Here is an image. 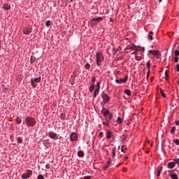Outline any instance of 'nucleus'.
<instances>
[{
	"label": "nucleus",
	"mask_w": 179,
	"mask_h": 179,
	"mask_svg": "<svg viewBox=\"0 0 179 179\" xmlns=\"http://www.w3.org/2000/svg\"><path fill=\"white\" fill-rule=\"evenodd\" d=\"M24 122H25L27 127H33L36 125L37 122H36V119H34L32 117H27L24 120Z\"/></svg>",
	"instance_id": "1"
},
{
	"label": "nucleus",
	"mask_w": 179,
	"mask_h": 179,
	"mask_svg": "<svg viewBox=\"0 0 179 179\" xmlns=\"http://www.w3.org/2000/svg\"><path fill=\"white\" fill-rule=\"evenodd\" d=\"M96 61L97 66H101V62L104 61V55L101 52H96Z\"/></svg>",
	"instance_id": "2"
},
{
	"label": "nucleus",
	"mask_w": 179,
	"mask_h": 179,
	"mask_svg": "<svg viewBox=\"0 0 179 179\" xmlns=\"http://www.w3.org/2000/svg\"><path fill=\"white\" fill-rule=\"evenodd\" d=\"M104 17H98L96 18H92L91 20L92 24H94V26H96L97 23H100L102 20H103Z\"/></svg>",
	"instance_id": "3"
},
{
	"label": "nucleus",
	"mask_w": 179,
	"mask_h": 179,
	"mask_svg": "<svg viewBox=\"0 0 179 179\" xmlns=\"http://www.w3.org/2000/svg\"><path fill=\"white\" fill-rule=\"evenodd\" d=\"M40 82H41V77L36 78L34 79L32 78L31 79V86H32V87H36V83H40Z\"/></svg>",
	"instance_id": "4"
},
{
	"label": "nucleus",
	"mask_w": 179,
	"mask_h": 179,
	"mask_svg": "<svg viewBox=\"0 0 179 179\" xmlns=\"http://www.w3.org/2000/svg\"><path fill=\"white\" fill-rule=\"evenodd\" d=\"M32 175H33V171L31 170H27V172L22 175V178L23 179L30 178V177H31Z\"/></svg>",
	"instance_id": "5"
},
{
	"label": "nucleus",
	"mask_w": 179,
	"mask_h": 179,
	"mask_svg": "<svg viewBox=\"0 0 179 179\" xmlns=\"http://www.w3.org/2000/svg\"><path fill=\"white\" fill-rule=\"evenodd\" d=\"M48 136L50 139H54V141H57L58 139V134L52 131L48 132Z\"/></svg>",
	"instance_id": "6"
},
{
	"label": "nucleus",
	"mask_w": 179,
	"mask_h": 179,
	"mask_svg": "<svg viewBox=\"0 0 179 179\" xmlns=\"http://www.w3.org/2000/svg\"><path fill=\"white\" fill-rule=\"evenodd\" d=\"M101 97L103 100V103H108L110 101V96L107 95V94L102 92Z\"/></svg>",
	"instance_id": "7"
},
{
	"label": "nucleus",
	"mask_w": 179,
	"mask_h": 179,
	"mask_svg": "<svg viewBox=\"0 0 179 179\" xmlns=\"http://www.w3.org/2000/svg\"><path fill=\"white\" fill-rule=\"evenodd\" d=\"M128 80V76H126L124 78H121L120 80L116 79V83H125Z\"/></svg>",
	"instance_id": "8"
},
{
	"label": "nucleus",
	"mask_w": 179,
	"mask_h": 179,
	"mask_svg": "<svg viewBox=\"0 0 179 179\" xmlns=\"http://www.w3.org/2000/svg\"><path fill=\"white\" fill-rule=\"evenodd\" d=\"M148 54H152V55L156 57V55H160V52L159 50H150L148 51Z\"/></svg>",
	"instance_id": "9"
},
{
	"label": "nucleus",
	"mask_w": 179,
	"mask_h": 179,
	"mask_svg": "<svg viewBox=\"0 0 179 179\" xmlns=\"http://www.w3.org/2000/svg\"><path fill=\"white\" fill-rule=\"evenodd\" d=\"M70 139L71 141H78V134H76V133H72L70 136Z\"/></svg>",
	"instance_id": "10"
},
{
	"label": "nucleus",
	"mask_w": 179,
	"mask_h": 179,
	"mask_svg": "<svg viewBox=\"0 0 179 179\" xmlns=\"http://www.w3.org/2000/svg\"><path fill=\"white\" fill-rule=\"evenodd\" d=\"M147 67L148 69V73H147V79L149 78V75H150V62L148 61L147 62Z\"/></svg>",
	"instance_id": "11"
},
{
	"label": "nucleus",
	"mask_w": 179,
	"mask_h": 179,
	"mask_svg": "<svg viewBox=\"0 0 179 179\" xmlns=\"http://www.w3.org/2000/svg\"><path fill=\"white\" fill-rule=\"evenodd\" d=\"M102 114H103L104 117L110 114V110L108 109L103 108L101 110Z\"/></svg>",
	"instance_id": "12"
},
{
	"label": "nucleus",
	"mask_w": 179,
	"mask_h": 179,
	"mask_svg": "<svg viewBox=\"0 0 179 179\" xmlns=\"http://www.w3.org/2000/svg\"><path fill=\"white\" fill-rule=\"evenodd\" d=\"M107 122H110L111 120H113V113H109L108 115L106 116Z\"/></svg>",
	"instance_id": "13"
},
{
	"label": "nucleus",
	"mask_w": 179,
	"mask_h": 179,
	"mask_svg": "<svg viewBox=\"0 0 179 179\" xmlns=\"http://www.w3.org/2000/svg\"><path fill=\"white\" fill-rule=\"evenodd\" d=\"M162 170H163V167L162 166H159L157 169V177H160V173L162 171Z\"/></svg>",
	"instance_id": "14"
},
{
	"label": "nucleus",
	"mask_w": 179,
	"mask_h": 179,
	"mask_svg": "<svg viewBox=\"0 0 179 179\" xmlns=\"http://www.w3.org/2000/svg\"><path fill=\"white\" fill-rule=\"evenodd\" d=\"M23 33H24V34H30V33H31V29L25 28L23 30Z\"/></svg>",
	"instance_id": "15"
},
{
	"label": "nucleus",
	"mask_w": 179,
	"mask_h": 179,
	"mask_svg": "<svg viewBox=\"0 0 179 179\" xmlns=\"http://www.w3.org/2000/svg\"><path fill=\"white\" fill-rule=\"evenodd\" d=\"M168 167H169V169H174V167H176V164L173 162H169Z\"/></svg>",
	"instance_id": "16"
},
{
	"label": "nucleus",
	"mask_w": 179,
	"mask_h": 179,
	"mask_svg": "<svg viewBox=\"0 0 179 179\" xmlns=\"http://www.w3.org/2000/svg\"><path fill=\"white\" fill-rule=\"evenodd\" d=\"M99 93H100V90L96 88L94 92V95H93L94 99H96V97H97Z\"/></svg>",
	"instance_id": "17"
},
{
	"label": "nucleus",
	"mask_w": 179,
	"mask_h": 179,
	"mask_svg": "<svg viewBox=\"0 0 179 179\" xmlns=\"http://www.w3.org/2000/svg\"><path fill=\"white\" fill-rule=\"evenodd\" d=\"M121 159H122L121 155H118L116 158H115H115L113 159V160H114V162H115V163H118V162H120Z\"/></svg>",
	"instance_id": "18"
},
{
	"label": "nucleus",
	"mask_w": 179,
	"mask_h": 179,
	"mask_svg": "<svg viewBox=\"0 0 179 179\" xmlns=\"http://www.w3.org/2000/svg\"><path fill=\"white\" fill-rule=\"evenodd\" d=\"M116 150H117V148L113 147V148L112 149V157H113V159H115V157Z\"/></svg>",
	"instance_id": "19"
},
{
	"label": "nucleus",
	"mask_w": 179,
	"mask_h": 179,
	"mask_svg": "<svg viewBox=\"0 0 179 179\" xmlns=\"http://www.w3.org/2000/svg\"><path fill=\"white\" fill-rule=\"evenodd\" d=\"M3 9H5V10H9V9H10V5L8 3L4 4Z\"/></svg>",
	"instance_id": "20"
},
{
	"label": "nucleus",
	"mask_w": 179,
	"mask_h": 179,
	"mask_svg": "<svg viewBox=\"0 0 179 179\" xmlns=\"http://www.w3.org/2000/svg\"><path fill=\"white\" fill-rule=\"evenodd\" d=\"M152 34H153V31H151L148 35V40H153V36H152Z\"/></svg>",
	"instance_id": "21"
},
{
	"label": "nucleus",
	"mask_w": 179,
	"mask_h": 179,
	"mask_svg": "<svg viewBox=\"0 0 179 179\" xmlns=\"http://www.w3.org/2000/svg\"><path fill=\"white\" fill-rule=\"evenodd\" d=\"M78 157H83V156H85V152H83V151H79L78 152Z\"/></svg>",
	"instance_id": "22"
},
{
	"label": "nucleus",
	"mask_w": 179,
	"mask_h": 179,
	"mask_svg": "<svg viewBox=\"0 0 179 179\" xmlns=\"http://www.w3.org/2000/svg\"><path fill=\"white\" fill-rule=\"evenodd\" d=\"M170 177L172 179H178V176L176 173L170 174Z\"/></svg>",
	"instance_id": "23"
},
{
	"label": "nucleus",
	"mask_w": 179,
	"mask_h": 179,
	"mask_svg": "<svg viewBox=\"0 0 179 179\" xmlns=\"http://www.w3.org/2000/svg\"><path fill=\"white\" fill-rule=\"evenodd\" d=\"M124 94H127V96H131V90H125L124 91Z\"/></svg>",
	"instance_id": "24"
},
{
	"label": "nucleus",
	"mask_w": 179,
	"mask_h": 179,
	"mask_svg": "<svg viewBox=\"0 0 179 179\" xmlns=\"http://www.w3.org/2000/svg\"><path fill=\"white\" fill-rule=\"evenodd\" d=\"M106 138H107V139H110L111 138V131H108L106 133Z\"/></svg>",
	"instance_id": "25"
},
{
	"label": "nucleus",
	"mask_w": 179,
	"mask_h": 179,
	"mask_svg": "<svg viewBox=\"0 0 179 179\" xmlns=\"http://www.w3.org/2000/svg\"><path fill=\"white\" fill-rule=\"evenodd\" d=\"M15 121L18 124H22V119H20V117H17L16 119H15Z\"/></svg>",
	"instance_id": "26"
},
{
	"label": "nucleus",
	"mask_w": 179,
	"mask_h": 179,
	"mask_svg": "<svg viewBox=\"0 0 179 179\" xmlns=\"http://www.w3.org/2000/svg\"><path fill=\"white\" fill-rule=\"evenodd\" d=\"M176 127H173L171 128V135H174V132H176Z\"/></svg>",
	"instance_id": "27"
},
{
	"label": "nucleus",
	"mask_w": 179,
	"mask_h": 179,
	"mask_svg": "<svg viewBox=\"0 0 179 179\" xmlns=\"http://www.w3.org/2000/svg\"><path fill=\"white\" fill-rule=\"evenodd\" d=\"M17 143H23V138L22 137L17 138Z\"/></svg>",
	"instance_id": "28"
},
{
	"label": "nucleus",
	"mask_w": 179,
	"mask_h": 179,
	"mask_svg": "<svg viewBox=\"0 0 179 179\" xmlns=\"http://www.w3.org/2000/svg\"><path fill=\"white\" fill-rule=\"evenodd\" d=\"M36 62V57H34L33 56L31 57L30 63L33 64V62Z\"/></svg>",
	"instance_id": "29"
},
{
	"label": "nucleus",
	"mask_w": 179,
	"mask_h": 179,
	"mask_svg": "<svg viewBox=\"0 0 179 179\" xmlns=\"http://www.w3.org/2000/svg\"><path fill=\"white\" fill-rule=\"evenodd\" d=\"M84 66L85 69H87L88 71L90 69V64L89 63H87Z\"/></svg>",
	"instance_id": "30"
},
{
	"label": "nucleus",
	"mask_w": 179,
	"mask_h": 179,
	"mask_svg": "<svg viewBox=\"0 0 179 179\" xmlns=\"http://www.w3.org/2000/svg\"><path fill=\"white\" fill-rule=\"evenodd\" d=\"M94 90V84L90 87V92L92 93Z\"/></svg>",
	"instance_id": "31"
},
{
	"label": "nucleus",
	"mask_w": 179,
	"mask_h": 179,
	"mask_svg": "<svg viewBox=\"0 0 179 179\" xmlns=\"http://www.w3.org/2000/svg\"><path fill=\"white\" fill-rule=\"evenodd\" d=\"M136 47V46H135V45H134L133 46H131V47H130V48H127L125 49V51H127V50H135Z\"/></svg>",
	"instance_id": "32"
},
{
	"label": "nucleus",
	"mask_w": 179,
	"mask_h": 179,
	"mask_svg": "<svg viewBox=\"0 0 179 179\" xmlns=\"http://www.w3.org/2000/svg\"><path fill=\"white\" fill-rule=\"evenodd\" d=\"M160 92H161V94H162V97L166 99V94H164V92H163V90L160 89Z\"/></svg>",
	"instance_id": "33"
},
{
	"label": "nucleus",
	"mask_w": 179,
	"mask_h": 179,
	"mask_svg": "<svg viewBox=\"0 0 179 179\" xmlns=\"http://www.w3.org/2000/svg\"><path fill=\"white\" fill-rule=\"evenodd\" d=\"M116 122H117V124H122V120H121L120 117H117V120H116Z\"/></svg>",
	"instance_id": "34"
},
{
	"label": "nucleus",
	"mask_w": 179,
	"mask_h": 179,
	"mask_svg": "<svg viewBox=\"0 0 179 179\" xmlns=\"http://www.w3.org/2000/svg\"><path fill=\"white\" fill-rule=\"evenodd\" d=\"M45 25L48 27L49 26H51V21L50 20H48L45 22Z\"/></svg>",
	"instance_id": "35"
},
{
	"label": "nucleus",
	"mask_w": 179,
	"mask_h": 179,
	"mask_svg": "<svg viewBox=\"0 0 179 179\" xmlns=\"http://www.w3.org/2000/svg\"><path fill=\"white\" fill-rule=\"evenodd\" d=\"M165 76H166V80L167 81L168 80L167 76H169V71H165Z\"/></svg>",
	"instance_id": "36"
},
{
	"label": "nucleus",
	"mask_w": 179,
	"mask_h": 179,
	"mask_svg": "<svg viewBox=\"0 0 179 179\" xmlns=\"http://www.w3.org/2000/svg\"><path fill=\"white\" fill-rule=\"evenodd\" d=\"M173 142H174V143H176V145H179V140L178 139L173 140Z\"/></svg>",
	"instance_id": "37"
},
{
	"label": "nucleus",
	"mask_w": 179,
	"mask_h": 179,
	"mask_svg": "<svg viewBox=\"0 0 179 179\" xmlns=\"http://www.w3.org/2000/svg\"><path fill=\"white\" fill-rule=\"evenodd\" d=\"M37 178H38V179H45V178H44V176H43V175H38Z\"/></svg>",
	"instance_id": "38"
},
{
	"label": "nucleus",
	"mask_w": 179,
	"mask_h": 179,
	"mask_svg": "<svg viewBox=\"0 0 179 179\" xmlns=\"http://www.w3.org/2000/svg\"><path fill=\"white\" fill-rule=\"evenodd\" d=\"M175 55H176V57L179 56V50H175Z\"/></svg>",
	"instance_id": "39"
},
{
	"label": "nucleus",
	"mask_w": 179,
	"mask_h": 179,
	"mask_svg": "<svg viewBox=\"0 0 179 179\" xmlns=\"http://www.w3.org/2000/svg\"><path fill=\"white\" fill-rule=\"evenodd\" d=\"M92 82L93 85H94V82H96V77H94V76L92 77Z\"/></svg>",
	"instance_id": "40"
},
{
	"label": "nucleus",
	"mask_w": 179,
	"mask_h": 179,
	"mask_svg": "<svg viewBox=\"0 0 179 179\" xmlns=\"http://www.w3.org/2000/svg\"><path fill=\"white\" fill-rule=\"evenodd\" d=\"M107 164H108V166H110V164H111V158H109V159H108V161L107 162Z\"/></svg>",
	"instance_id": "41"
},
{
	"label": "nucleus",
	"mask_w": 179,
	"mask_h": 179,
	"mask_svg": "<svg viewBox=\"0 0 179 179\" xmlns=\"http://www.w3.org/2000/svg\"><path fill=\"white\" fill-rule=\"evenodd\" d=\"M136 61H141V59H142V58L139 56H136Z\"/></svg>",
	"instance_id": "42"
},
{
	"label": "nucleus",
	"mask_w": 179,
	"mask_h": 179,
	"mask_svg": "<svg viewBox=\"0 0 179 179\" xmlns=\"http://www.w3.org/2000/svg\"><path fill=\"white\" fill-rule=\"evenodd\" d=\"M45 167H46V169H51V165L50 164H47Z\"/></svg>",
	"instance_id": "43"
},
{
	"label": "nucleus",
	"mask_w": 179,
	"mask_h": 179,
	"mask_svg": "<svg viewBox=\"0 0 179 179\" xmlns=\"http://www.w3.org/2000/svg\"><path fill=\"white\" fill-rule=\"evenodd\" d=\"M178 59H179L178 57L176 56L175 59H174L175 62H176V63L178 62Z\"/></svg>",
	"instance_id": "44"
},
{
	"label": "nucleus",
	"mask_w": 179,
	"mask_h": 179,
	"mask_svg": "<svg viewBox=\"0 0 179 179\" xmlns=\"http://www.w3.org/2000/svg\"><path fill=\"white\" fill-rule=\"evenodd\" d=\"M108 167H110V165L106 164L105 166H103V170H107V169H108Z\"/></svg>",
	"instance_id": "45"
},
{
	"label": "nucleus",
	"mask_w": 179,
	"mask_h": 179,
	"mask_svg": "<svg viewBox=\"0 0 179 179\" xmlns=\"http://www.w3.org/2000/svg\"><path fill=\"white\" fill-rule=\"evenodd\" d=\"M48 142V140H43V145H47Z\"/></svg>",
	"instance_id": "46"
},
{
	"label": "nucleus",
	"mask_w": 179,
	"mask_h": 179,
	"mask_svg": "<svg viewBox=\"0 0 179 179\" xmlns=\"http://www.w3.org/2000/svg\"><path fill=\"white\" fill-rule=\"evenodd\" d=\"M175 164H179V159H175Z\"/></svg>",
	"instance_id": "47"
},
{
	"label": "nucleus",
	"mask_w": 179,
	"mask_h": 179,
	"mask_svg": "<svg viewBox=\"0 0 179 179\" xmlns=\"http://www.w3.org/2000/svg\"><path fill=\"white\" fill-rule=\"evenodd\" d=\"M176 71H177L178 72H179V64H176Z\"/></svg>",
	"instance_id": "48"
},
{
	"label": "nucleus",
	"mask_w": 179,
	"mask_h": 179,
	"mask_svg": "<svg viewBox=\"0 0 179 179\" xmlns=\"http://www.w3.org/2000/svg\"><path fill=\"white\" fill-rule=\"evenodd\" d=\"M96 86H97L96 89L100 90V82L97 83Z\"/></svg>",
	"instance_id": "49"
},
{
	"label": "nucleus",
	"mask_w": 179,
	"mask_h": 179,
	"mask_svg": "<svg viewBox=\"0 0 179 179\" xmlns=\"http://www.w3.org/2000/svg\"><path fill=\"white\" fill-rule=\"evenodd\" d=\"M103 135H104V133H103V132H100V133H99V136H100L101 138H103Z\"/></svg>",
	"instance_id": "50"
},
{
	"label": "nucleus",
	"mask_w": 179,
	"mask_h": 179,
	"mask_svg": "<svg viewBox=\"0 0 179 179\" xmlns=\"http://www.w3.org/2000/svg\"><path fill=\"white\" fill-rule=\"evenodd\" d=\"M121 152H122L124 153V145L122 146Z\"/></svg>",
	"instance_id": "51"
},
{
	"label": "nucleus",
	"mask_w": 179,
	"mask_h": 179,
	"mask_svg": "<svg viewBox=\"0 0 179 179\" xmlns=\"http://www.w3.org/2000/svg\"><path fill=\"white\" fill-rule=\"evenodd\" d=\"M176 125H179V122L178 121H175Z\"/></svg>",
	"instance_id": "52"
},
{
	"label": "nucleus",
	"mask_w": 179,
	"mask_h": 179,
	"mask_svg": "<svg viewBox=\"0 0 179 179\" xmlns=\"http://www.w3.org/2000/svg\"><path fill=\"white\" fill-rule=\"evenodd\" d=\"M169 174H173V171H168Z\"/></svg>",
	"instance_id": "53"
},
{
	"label": "nucleus",
	"mask_w": 179,
	"mask_h": 179,
	"mask_svg": "<svg viewBox=\"0 0 179 179\" xmlns=\"http://www.w3.org/2000/svg\"><path fill=\"white\" fill-rule=\"evenodd\" d=\"M103 124L106 125V126H108V123L103 122Z\"/></svg>",
	"instance_id": "54"
},
{
	"label": "nucleus",
	"mask_w": 179,
	"mask_h": 179,
	"mask_svg": "<svg viewBox=\"0 0 179 179\" xmlns=\"http://www.w3.org/2000/svg\"><path fill=\"white\" fill-rule=\"evenodd\" d=\"M133 55H136V52H134L133 53H131Z\"/></svg>",
	"instance_id": "55"
},
{
	"label": "nucleus",
	"mask_w": 179,
	"mask_h": 179,
	"mask_svg": "<svg viewBox=\"0 0 179 179\" xmlns=\"http://www.w3.org/2000/svg\"><path fill=\"white\" fill-rule=\"evenodd\" d=\"M128 159V157L125 156L124 157V160H127Z\"/></svg>",
	"instance_id": "56"
},
{
	"label": "nucleus",
	"mask_w": 179,
	"mask_h": 179,
	"mask_svg": "<svg viewBox=\"0 0 179 179\" xmlns=\"http://www.w3.org/2000/svg\"><path fill=\"white\" fill-rule=\"evenodd\" d=\"M157 58L159 59V57H160V55H156Z\"/></svg>",
	"instance_id": "57"
},
{
	"label": "nucleus",
	"mask_w": 179,
	"mask_h": 179,
	"mask_svg": "<svg viewBox=\"0 0 179 179\" xmlns=\"http://www.w3.org/2000/svg\"><path fill=\"white\" fill-rule=\"evenodd\" d=\"M124 141H127V138L126 137H124Z\"/></svg>",
	"instance_id": "58"
},
{
	"label": "nucleus",
	"mask_w": 179,
	"mask_h": 179,
	"mask_svg": "<svg viewBox=\"0 0 179 179\" xmlns=\"http://www.w3.org/2000/svg\"><path fill=\"white\" fill-rule=\"evenodd\" d=\"M120 164H118V165L117 166V167H118L120 166Z\"/></svg>",
	"instance_id": "59"
},
{
	"label": "nucleus",
	"mask_w": 179,
	"mask_h": 179,
	"mask_svg": "<svg viewBox=\"0 0 179 179\" xmlns=\"http://www.w3.org/2000/svg\"><path fill=\"white\" fill-rule=\"evenodd\" d=\"M159 2H162V0H159Z\"/></svg>",
	"instance_id": "60"
},
{
	"label": "nucleus",
	"mask_w": 179,
	"mask_h": 179,
	"mask_svg": "<svg viewBox=\"0 0 179 179\" xmlns=\"http://www.w3.org/2000/svg\"><path fill=\"white\" fill-rule=\"evenodd\" d=\"M0 50H1V42H0Z\"/></svg>",
	"instance_id": "61"
},
{
	"label": "nucleus",
	"mask_w": 179,
	"mask_h": 179,
	"mask_svg": "<svg viewBox=\"0 0 179 179\" xmlns=\"http://www.w3.org/2000/svg\"><path fill=\"white\" fill-rule=\"evenodd\" d=\"M118 149H120V146L118 147Z\"/></svg>",
	"instance_id": "62"
},
{
	"label": "nucleus",
	"mask_w": 179,
	"mask_h": 179,
	"mask_svg": "<svg viewBox=\"0 0 179 179\" xmlns=\"http://www.w3.org/2000/svg\"><path fill=\"white\" fill-rule=\"evenodd\" d=\"M178 167H179V164H178Z\"/></svg>",
	"instance_id": "63"
}]
</instances>
